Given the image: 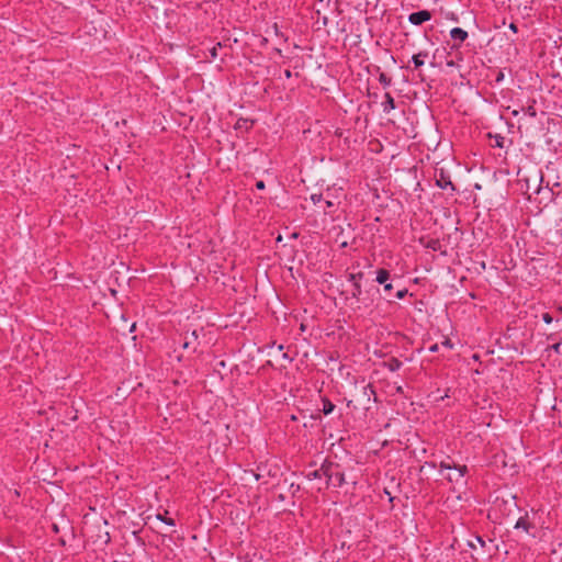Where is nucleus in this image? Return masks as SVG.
Returning <instances> with one entry per match:
<instances>
[{"mask_svg":"<svg viewBox=\"0 0 562 562\" xmlns=\"http://www.w3.org/2000/svg\"><path fill=\"white\" fill-rule=\"evenodd\" d=\"M362 277V273H358V274H355V273H351L349 276V281L352 282L353 284V291H352V297L355 299H359V296L361 295V285L360 283L357 281L358 278H361Z\"/></svg>","mask_w":562,"mask_h":562,"instance_id":"nucleus-7","label":"nucleus"},{"mask_svg":"<svg viewBox=\"0 0 562 562\" xmlns=\"http://www.w3.org/2000/svg\"><path fill=\"white\" fill-rule=\"evenodd\" d=\"M323 198H324V193H319V194L313 193L310 199L316 205V204H319L323 202Z\"/></svg>","mask_w":562,"mask_h":562,"instance_id":"nucleus-14","label":"nucleus"},{"mask_svg":"<svg viewBox=\"0 0 562 562\" xmlns=\"http://www.w3.org/2000/svg\"><path fill=\"white\" fill-rule=\"evenodd\" d=\"M342 196L341 189H327L324 193L323 203L324 207L323 211L325 214H331L337 209V206L340 204V198Z\"/></svg>","mask_w":562,"mask_h":562,"instance_id":"nucleus-1","label":"nucleus"},{"mask_svg":"<svg viewBox=\"0 0 562 562\" xmlns=\"http://www.w3.org/2000/svg\"><path fill=\"white\" fill-rule=\"evenodd\" d=\"M438 349H439V346H438L437 344L431 345V346L429 347V351H430V352H437V351H438Z\"/></svg>","mask_w":562,"mask_h":562,"instance_id":"nucleus-23","label":"nucleus"},{"mask_svg":"<svg viewBox=\"0 0 562 562\" xmlns=\"http://www.w3.org/2000/svg\"><path fill=\"white\" fill-rule=\"evenodd\" d=\"M323 470H314L307 474L308 479H319L322 476Z\"/></svg>","mask_w":562,"mask_h":562,"instance_id":"nucleus-15","label":"nucleus"},{"mask_svg":"<svg viewBox=\"0 0 562 562\" xmlns=\"http://www.w3.org/2000/svg\"><path fill=\"white\" fill-rule=\"evenodd\" d=\"M476 540H477L481 544H483V543H484V542H483V540H482L480 537H477V538H476Z\"/></svg>","mask_w":562,"mask_h":562,"instance_id":"nucleus-28","label":"nucleus"},{"mask_svg":"<svg viewBox=\"0 0 562 562\" xmlns=\"http://www.w3.org/2000/svg\"><path fill=\"white\" fill-rule=\"evenodd\" d=\"M436 183L441 189H448L451 188L453 190V184L449 177H446L443 173L440 175V178L436 180Z\"/></svg>","mask_w":562,"mask_h":562,"instance_id":"nucleus-10","label":"nucleus"},{"mask_svg":"<svg viewBox=\"0 0 562 562\" xmlns=\"http://www.w3.org/2000/svg\"><path fill=\"white\" fill-rule=\"evenodd\" d=\"M382 106H383V111L385 113H389L395 109L394 99L390 93H385L384 101L382 102Z\"/></svg>","mask_w":562,"mask_h":562,"instance_id":"nucleus-9","label":"nucleus"},{"mask_svg":"<svg viewBox=\"0 0 562 562\" xmlns=\"http://www.w3.org/2000/svg\"><path fill=\"white\" fill-rule=\"evenodd\" d=\"M427 56V53H418L412 57V60L416 68L422 67L425 64L424 58Z\"/></svg>","mask_w":562,"mask_h":562,"instance_id":"nucleus-12","label":"nucleus"},{"mask_svg":"<svg viewBox=\"0 0 562 562\" xmlns=\"http://www.w3.org/2000/svg\"><path fill=\"white\" fill-rule=\"evenodd\" d=\"M439 467L440 472H442L443 470L452 471L448 473L446 476L447 480L452 483H459L468 472L467 465H456L446 461H441Z\"/></svg>","mask_w":562,"mask_h":562,"instance_id":"nucleus-2","label":"nucleus"},{"mask_svg":"<svg viewBox=\"0 0 562 562\" xmlns=\"http://www.w3.org/2000/svg\"><path fill=\"white\" fill-rule=\"evenodd\" d=\"M431 19V14L427 10H420L417 12H413L408 16L409 23L414 25H420L426 21H429Z\"/></svg>","mask_w":562,"mask_h":562,"instance_id":"nucleus-4","label":"nucleus"},{"mask_svg":"<svg viewBox=\"0 0 562 562\" xmlns=\"http://www.w3.org/2000/svg\"><path fill=\"white\" fill-rule=\"evenodd\" d=\"M529 181H530V179H527V180H526V183H527V191H529V190L531 189V188H530V184H529Z\"/></svg>","mask_w":562,"mask_h":562,"instance_id":"nucleus-26","label":"nucleus"},{"mask_svg":"<svg viewBox=\"0 0 562 562\" xmlns=\"http://www.w3.org/2000/svg\"><path fill=\"white\" fill-rule=\"evenodd\" d=\"M442 346H445V347H447V348H450V349L453 347V345H452V342L450 341V339H445V340L442 341Z\"/></svg>","mask_w":562,"mask_h":562,"instance_id":"nucleus-21","label":"nucleus"},{"mask_svg":"<svg viewBox=\"0 0 562 562\" xmlns=\"http://www.w3.org/2000/svg\"><path fill=\"white\" fill-rule=\"evenodd\" d=\"M285 76H286V77H290V76H291L290 70H286V71H285Z\"/></svg>","mask_w":562,"mask_h":562,"instance_id":"nucleus-29","label":"nucleus"},{"mask_svg":"<svg viewBox=\"0 0 562 562\" xmlns=\"http://www.w3.org/2000/svg\"><path fill=\"white\" fill-rule=\"evenodd\" d=\"M335 405L329 400H323V413L329 415L334 412Z\"/></svg>","mask_w":562,"mask_h":562,"instance_id":"nucleus-13","label":"nucleus"},{"mask_svg":"<svg viewBox=\"0 0 562 562\" xmlns=\"http://www.w3.org/2000/svg\"><path fill=\"white\" fill-rule=\"evenodd\" d=\"M542 321L546 324H551L553 322V318L549 313H544V314H542Z\"/></svg>","mask_w":562,"mask_h":562,"instance_id":"nucleus-17","label":"nucleus"},{"mask_svg":"<svg viewBox=\"0 0 562 562\" xmlns=\"http://www.w3.org/2000/svg\"><path fill=\"white\" fill-rule=\"evenodd\" d=\"M515 528L516 529H522L524 531L526 532H529L530 528H531V525L529 524L527 517H520L516 524H515Z\"/></svg>","mask_w":562,"mask_h":562,"instance_id":"nucleus-11","label":"nucleus"},{"mask_svg":"<svg viewBox=\"0 0 562 562\" xmlns=\"http://www.w3.org/2000/svg\"><path fill=\"white\" fill-rule=\"evenodd\" d=\"M217 47H221V43H218V44H217V46H214V47L210 50L212 58H216V57H217Z\"/></svg>","mask_w":562,"mask_h":562,"instance_id":"nucleus-19","label":"nucleus"},{"mask_svg":"<svg viewBox=\"0 0 562 562\" xmlns=\"http://www.w3.org/2000/svg\"><path fill=\"white\" fill-rule=\"evenodd\" d=\"M327 476V483L334 486H341L345 483V475L341 472H328L324 471Z\"/></svg>","mask_w":562,"mask_h":562,"instance_id":"nucleus-5","label":"nucleus"},{"mask_svg":"<svg viewBox=\"0 0 562 562\" xmlns=\"http://www.w3.org/2000/svg\"><path fill=\"white\" fill-rule=\"evenodd\" d=\"M535 181H538V184L533 188L532 194L543 193L547 195L546 198L551 201L553 199V191L549 187H541V182L543 181V176L541 172L535 175Z\"/></svg>","mask_w":562,"mask_h":562,"instance_id":"nucleus-3","label":"nucleus"},{"mask_svg":"<svg viewBox=\"0 0 562 562\" xmlns=\"http://www.w3.org/2000/svg\"><path fill=\"white\" fill-rule=\"evenodd\" d=\"M389 278H390V273H389V271H386L384 269H380L376 272V279L375 280H376L378 283L384 285V290L385 291H391L392 290V283H387Z\"/></svg>","mask_w":562,"mask_h":562,"instance_id":"nucleus-6","label":"nucleus"},{"mask_svg":"<svg viewBox=\"0 0 562 562\" xmlns=\"http://www.w3.org/2000/svg\"><path fill=\"white\" fill-rule=\"evenodd\" d=\"M254 477H255L256 480H259V479H260V474L254 473Z\"/></svg>","mask_w":562,"mask_h":562,"instance_id":"nucleus-27","label":"nucleus"},{"mask_svg":"<svg viewBox=\"0 0 562 562\" xmlns=\"http://www.w3.org/2000/svg\"><path fill=\"white\" fill-rule=\"evenodd\" d=\"M380 82L384 86H389L391 80L384 75V74H381L380 76Z\"/></svg>","mask_w":562,"mask_h":562,"instance_id":"nucleus-18","label":"nucleus"},{"mask_svg":"<svg viewBox=\"0 0 562 562\" xmlns=\"http://www.w3.org/2000/svg\"><path fill=\"white\" fill-rule=\"evenodd\" d=\"M560 346H561V345L558 342V344H555V345H553V346H552V349H553L554 351L559 352V350H560Z\"/></svg>","mask_w":562,"mask_h":562,"instance_id":"nucleus-24","label":"nucleus"},{"mask_svg":"<svg viewBox=\"0 0 562 562\" xmlns=\"http://www.w3.org/2000/svg\"><path fill=\"white\" fill-rule=\"evenodd\" d=\"M509 29L515 33L517 32V26L514 23H510Z\"/></svg>","mask_w":562,"mask_h":562,"instance_id":"nucleus-25","label":"nucleus"},{"mask_svg":"<svg viewBox=\"0 0 562 562\" xmlns=\"http://www.w3.org/2000/svg\"><path fill=\"white\" fill-rule=\"evenodd\" d=\"M157 518L161 521H164L165 524H167L168 526H175V520L171 519V518H165L164 516L161 515H157Z\"/></svg>","mask_w":562,"mask_h":562,"instance_id":"nucleus-16","label":"nucleus"},{"mask_svg":"<svg viewBox=\"0 0 562 562\" xmlns=\"http://www.w3.org/2000/svg\"><path fill=\"white\" fill-rule=\"evenodd\" d=\"M265 187H266V186H265V182H263V181H261V180H260V181H257V182H256V188H257L258 190H263V189H265Z\"/></svg>","mask_w":562,"mask_h":562,"instance_id":"nucleus-22","label":"nucleus"},{"mask_svg":"<svg viewBox=\"0 0 562 562\" xmlns=\"http://www.w3.org/2000/svg\"><path fill=\"white\" fill-rule=\"evenodd\" d=\"M450 37L459 43L464 42L468 38V32L461 27H453L450 31Z\"/></svg>","mask_w":562,"mask_h":562,"instance_id":"nucleus-8","label":"nucleus"},{"mask_svg":"<svg viewBox=\"0 0 562 562\" xmlns=\"http://www.w3.org/2000/svg\"><path fill=\"white\" fill-rule=\"evenodd\" d=\"M406 293H407V290H405V289L400 290V291H397V293H396V297H397V299H403V297L406 295Z\"/></svg>","mask_w":562,"mask_h":562,"instance_id":"nucleus-20","label":"nucleus"}]
</instances>
